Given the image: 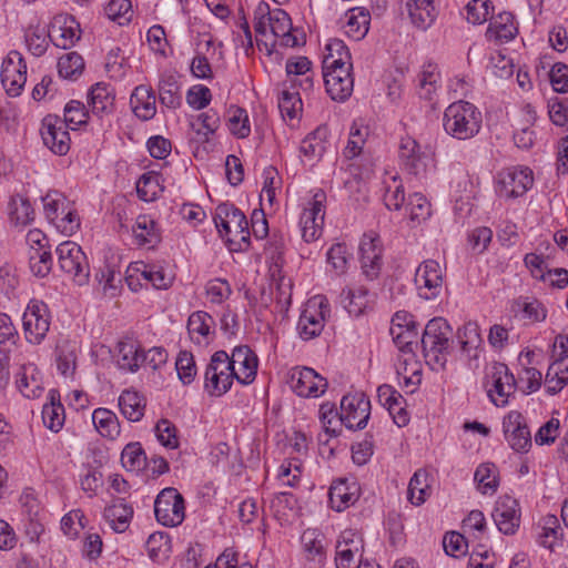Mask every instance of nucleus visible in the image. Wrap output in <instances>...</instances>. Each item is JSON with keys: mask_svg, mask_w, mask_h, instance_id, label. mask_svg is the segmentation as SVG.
<instances>
[{"mask_svg": "<svg viewBox=\"0 0 568 568\" xmlns=\"http://www.w3.org/2000/svg\"><path fill=\"white\" fill-rule=\"evenodd\" d=\"M453 329L446 320L435 317L425 326L422 347L426 363L434 371L444 369L450 352Z\"/></svg>", "mask_w": 568, "mask_h": 568, "instance_id": "1", "label": "nucleus"}, {"mask_svg": "<svg viewBox=\"0 0 568 568\" xmlns=\"http://www.w3.org/2000/svg\"><path fill=\"white\" fill-rule=\"evenodd\" d=\"M214 223L220 235L226 240L234 251H243L250 244L248 222L244 213L233 204L217 205Z\"/></svg>", "mask_w": 568, "mask_h": 568, "instance_id": "2", "label": "nucleus"}, {"mask_svg": "<svg viewBox=\"0 0 568 568\" xmlns=\"http://www.w3.org/2000/svg\"><path fill=\"white\" fill-rule=\"evenodd\" d=\"M481 122L480 111L473 103L460 100L447 106L443 124L453 138L467 140L479 132Z\"/></svg>", "mask_w": 568, "mask_h": 568, "instance_id": "3", "label": "nucleus"}, {"mask_svg": "<svg viewBox=\"0 0 568 568\" xmlns=\"http://www.w3.org/2000/svg\"><path fill=\"white\" fill-rule=\"evenodd\" d=\"M236 379L234 367L230 364V356L225 351L215 352L204 372V390L212 397L226 394Z\"/></svg>", "mask_w": 568, "mask_h": 568, "instance_id": "4", "label": "nucleus"}, {"mask_svg": "<svg viewBox=\"0 0 568 568\" xmlns=\"http://www.w3.org/2000/svg\"><path fill=\"white\" fill-rule=\"evenodd\" d=\"M329 313V303L325 296L317 295L311 298L297 322V332L301 338L310 341L318 336Z\"/></svg>", "mask_w": 568, "mask_h": 568, "instance_id": "5", "label": "nucleus"}, {"mask_svg": "<svg viewBox=\"0 0 568 568\" xmlns=\"http://www.w3.org/2000/svg\"><path fill=\"white\" fill-rule=\"evenodd\" d=\"M154 514L161 525L179 526L185 518L183 496L173 487L162 489L154 501Z\"/></svg>", "mask_w": 568, "mask_h": 568, "instance_id": "6", "label": "nucleus"}, {"mask_svg": "<svg viewBox=\"0 0 568 568\" xmlns=\"http://www.w3.org/2000/svg\"><path fill=\"white\" fill-rule=\"evenodd\" d=\"M58 262L61 270L70 275L75 284L84 285L89 281V264L81 247L72 241H65L58 245Z\"/></svg>", "mask_w": 568, "mask_h": 568, "instance_id": "7", "label": "nucleus"}, {"mask_svg": "<svg viewBox=\"0 0 568 568\" xmlns=\"http://www.w3.org/2000/svg\"><path fill=\"white\" fill-rule=\"evenodd\" d=\"M487 395L497 407L508 404L509 397L515 394L516 378L504 363H494L487 374Z\"/></svg>", "mask_w": 568, "mask_h": 568, "instance_id": "8", "label": "nucleus"}, {"mask_svg": "<svg viewBox=\"0 0 568 568\" xmlns=\"http://www.w3.org/2000/svg\"><path fill=\"white\" fill-rule=\"evenodd\" d=\"M22 322L27 341L40 344L50 328V313L47 304L31 300L23 313Z\"/></svg>", "mask_w": 568, "mask_h": 568, "instance_id": "9", "label": "nucleus"}, {"mask_svg": "<svg viewBox=\"0 0 568 568\" xmlns=\"http://www.w3.org/2000/svg\"><path fill=\"white\" fill-rule=\"evenodd\" d=\"M534 184L529 168L513 166L498 174L497 193L500 197L516 199L523 196Z\"/></svg>", "mask_w": 568, "mask_h": 568, "instance_id": "10", "label": "nucleus"}, {"mask_svg": "<svg viewBox=\"0 0 568 568\" xmlns=\"http://www.w3.org/2000/svg\"><path fill=\"white\" fill-rule=\"evenodd\" d=\"M371 415V402L364 393L347 394L341 400L339 422L349 429H363Z\"/></svg>", "mask_w": 568, "mask_h": 568, "instance_id": "11", "label": "nucleus"}, {"mask_svg": "<svg viewBox=\"0 0 568 568\" xmlns=\"http://www.w3.org/2000/svg\"><path fill=\"white\" fill-rule=\"evenodd\" d=\"M326 194L318 190L313 195L310 206L305 207L301 219V231L305 242L310 243L317 240L322 234L324 224Z\"/></svg>", "mask_w": 568, "mask_h": 568, "instance_id": "12", "label": "nucleus"}, {"mask_svg": "<svg viewBox=\"0 0 568 568\" xmlns=\"http://www.w3.org/2000/svg\"><path fill=\"white\" fill-rule=\"evenodd\" d=\"M26 81L27 64L22 54L14 50L10 51L1 67V83L6 92L11 97H18Z\"/></svg>", "mask_w": 568, "mask_h": 568, "instance_id": "13", "label": "nucleus"}, {"mask_svg": "<svg viewBox=\"0 0 568 568\" xmlns=\"http://www.w3.org/2000/svg\"><path fill=\"white\" fill-rule=\"evenodd\" d=\"M353 65L339 64L326 69L323 65V78L326 92L335 101H345L354 89V78L352 75Z\"/></svg>", "mask_w": 568, "mask_h": 568, "instance_id": "14", "label": "nucleus"}, {"mask_svg": "<svg viewBox=\"0 0 568 568\" xmlns=\"http://www.w3.org/2000/svg\"><path fill=\"white\" fill-rule=\"evenodd\" d=\"M414 282L420 297L436 298L443 290L442 266L435 260L424 261L415 272Z\"/></svg>", "mask_w": 568, "mask_h": 568, "instance_id": "15", "label": "nucleus"}, {"mask_svg": "<svg viewBox=\"0 0 568 568\" xmlns=\"http://www.w3.org/2000/svg\"><path fill=\"white\" fill-rule=\"evenodd\" d=\"M70 126L60 116L48 114L42 120L41 138L54 154L64 155L70 150Z\"/></svg>", "mask_w": 568, "mask_h": 568, "instance_id": "16", "label": "nucleus"}, {"mask_svg": "<svg viewBox=\"0 0 568 568\" xmlns=\"http://www.w3.org/2000/svg\"><path fill=\"white\" fill-rule=\"evenodd\" d=\"M504 435L509 446L517 453H527L531 447V435L526 419L517 410L509 412L503 420Z\"/></svg>", "mask_w": 568, "mask_h": 568, "instance_id": "17", "label": "nucleus"}, {"mask_svg": "<svg viewBox=\"0 0 568 568\" xmlns=\"http://www.w3.org/2000/svg\"><path fill=\"white\" fill-rule=\"evenodd\" d=\"M336 568H359L363 557V540L353 530H345L336 542Z\"/></svg>", "mask_w": 568, "mask_h": 568, "instance_id": "18", "label": "nucleus"}, {"mask_svg": "<svg viewBox=\"0 0 568 568\" xmlns=\"http://www.w3.org/2000/svg\"><path fill=\"white\" fill-rule=\"evenodd\" d=\"M142 277L156 290H166L173 283V275L165 272L162 267L156 265L145 264L142 261L131 263L126 270V284L131 291L136 292L138 288L133 286V277Z\"/></svg>", "mask_w": 568, "mask_h": 568, "instance_id": "19", "label": "nucleus"}, {"mask_svg": "<svg viewBox=\"0 0 568 568\" xmlns=\"http://www.w3.org/2000/svg\"><path fill=\"white\" fill-rule=\"evenodd\" d=\"M291 387L301 397H318L325 393L327 381L311 367H296L291 373Z\"/></svg>", "mask_w": 568, "mask_h": 568, "instance_id": "20", "label": "nucleus"}, {"mask_svg": "<svg viewBox=\"0 0 568 568\" xmlns=\"http://www.w3.org/2000/svg\"><path fill=\"white\" fill-rule=\"evenodd\" d=\"M493 517L499 531L513 535L520 524V510L518 501L510 496L500 497L495 506Z\"/></svg>", "mask_w": 568, "mask_h": 568, "instance_id": "21", "label": "nucleus"}, {"mask_svg": "<svg viewBox=\"0 0 568 568\" xmlns=\"http://www.w3.org/2000/svg\"><path fill=\"white\" fill-rule=\"evenodd\" d=\"M382 245L378 236L364 234L361 244V264L363 274L368 280H375L382 270Z\"/></svg>", "mask_w": 568, "mask_h": 568, "instance_id": "22", "label": "nucleus"}, {"mask_svg": "<svg viewBox=\"0 0 568 568\" xmlns=\"http://www.w3.org/2000/svg\"><path fill=\"white\" fill-rule=\"evenodd\" d=\"M230 364L234 367L240 384L248 385L255 379L258 361L248 346L235 347L230 356Z\"/></svg>", "mask_w": 568, "mask_h": 568, "instance_id": "23", "label": "nucleus"}, {"mask_svg": "<svg viewBox=\"0 0 568 568\" xmlns=\"http://www.w3.org/2000/svg\"><path fill=\"white\" fill-rule=\"evenodd\" d=\"M49 39L61 49H69L80 39L79 23L72 17H58L49 29Z\"/></svg>", "mask_w": 568, "mask_h": 568, "instance_id": "24", "label": "nucleus"}, {"mask_svg": "<svg viewBox=\"0 0 568 568\" xmlns=\"http://www.w3.org/2000/svg\"><path fill=\"white\" fill-rule=\"evenodd\" d=\"M155 102L153 89L144 84L138 85L130 97V105L133 113L143 121L154 118L156 113Z\"/></svg>", "mask_w": 568, "mask_h": 568, "instance_id": "25", "label": "nucleus"}, {"mask_svg": "<svg viewBox=\"0 0 568 568\" xmlns=\"http://www.w3.org/2000/svg\"><path fill=\"white\" fill-rule=\"evenodd\" d=\"M405 6L412 23L423 31L433 26L438 14L434 0H406Z\"/></svg>", "mask_w": 568, "mask_h": 568, "instance_id": "26", "label": "nucleus"}, {"mask_svg": "<svg viewBox=\"0 0 568 568\" xmlns=\"http://www.w3.org/2000/svg\"><path fill=\"white\" fill-rule=\"evenodd\" d=\"M516 33L514 16L510 12H501L490 21L486 30V38L489 41L503 43L514 39Z\"/></svg>", "mask_w": 568, "mask_h": 568, "instance_id": "27", "label": "nucleus"}, {"mask_svg": "<svg viewBox=\"0 0 568 568\" xmlns=\"http://www.w3.org/2000/svg\"><path fill=\"white\" fill-rule=\"evenodd\" d=\"M133 516V508L122 498H116L111 505L105 507L103 517L111 528L116 532H123L128 529Z\"/></svg>", "mask_w": 568, "mask_h": 568, "instance_id": "28", "label": "nucleus"}, {"mask_svg": "<svg viewBox=\"0 0 568 568\" xmlns=\"http://www.w3.org/2000/svg\"><path fill=\"white\" fill-rule=\"evenodd\" d=\"M114 93L109 84L95 83L89 92V106L95 115L109 114L114 109Z\"/></svg>", "mask_w": 568, "mask_h": 568, "instance_id": "29", "label": "nucleus"}, {"mask_svg": "<svg viewBox=\"0 0 568 568\" xmlns=\"http://www.w3.org/2000/svg\"><path fill=\"white\" fill-rule=\"evenodd\" d=\"M159 99L162 105L170 109H176L182 103L181 87L178 75L172 72H165L161 75L159 85Z\"/></svg>", "mask_w": 568, "mask_h": 568, "instance_id": "30", "label": "nucleus"}, {"mask_svg": "<svg viewBox=\"0 0 568 568\" xmlns=\"http://www.w3.org/2000/svg\"><path fill=\"white\" fill-rule=\"evenodd\" d=\"M399 160L404 169L418 175L425 169L418 143L412 138H404L399 144Z\"/></svg>", "mask_w": 568, "mask_h": 568, "instance_id": "31", "label": "nucleus"}, {"mask_svg": "<svg viewBox=\"0 0 568 568\" xmlns=\"http://www.w3.org/2000/svg\"><path fill=\"white\" fill-rule=\"evenodd\" d=\"M146 400L136 390L125 389L119 396V408L130 422H139L144 416Z\"/></svg>", "mask_w": 568, "mask_h": 568, "instance_id": "32", "label": "nucleus"}, {"mask_svg": "<svg viewBox=\"0 0 568 568\" xmlns=\"http://www.w3.org/2000/svg\"><path fill=\"white\" fill-rule=\"evenodd\" d=\"M389 332L400 353L413 354V345L417 343L418 336L417 325L414 321L406 324L394 322Z\"/></svg>", "mask_w": 568, "mask_h": 568, "instance_id": "33", "label": "nucleus"}, {"mask_svg": "<svg viewBox=\"0 0 568 568\" xmlns=\"http://www.w3.org/2000/svg\"><path fill=\"white\" fill-rule=\"evenodd\" d=\"M132 232L135 244L139 246L153 247L160 242L156 223L150 215H139L132 227Z\"/></svg>", "mask_w": 568, "mask_h": 568, "instance_id": "34", "label": "nucleus"}, {"mask_svg": "<svg viewBox=\"0 0 568 568\" xmlns=\"http://www.w3.org/2000/svg\"><path fill=\"white\" fill-rule=\"evenodd\" d=\"M215 322L213 317L203 311L193 312L187 320V332L193 342L202 344L207 342L210 335L213 333Z\"/></svg>", "mask_w": 568, "mask_h": 568, "instance_id": "35", "label": "nucleus"}, {"mask_svg": "<svg viewBox=\"0 0 568 568\" xmlns=\"http://www.w3.org/2000/svg\"><path fill=\"white\" fill-rule=\"evenodd\" d=\"M328 128L321 125L310 133L301 143L300 151L308 161H316L322 158L326 151V139Z\"/></svg>", "mask_w": 568, "mask_h": 568, "instance_id": "36", "label": "nucleus"}, {"mask_svg": "<svg viewBox=\"0 0 568 568\" xmlns=\"http://www.w3.org/2000/svg\"><path fill=\"white\" fill-rule=\"evenodd\" d=\"M116 363L122 371L136 372L143 365L140 345L133 341L119 342Z\"/></svg>", "mask_w": 568, "mask_h": 568, "instance_id": "37", "label": "nucleus"}, {"mask_svg": "<svg viewBox=\"0 0 568 568\" xmlns=\"http://www.w3.org/2000/svg\"><path fill=\"white\" fill-rule=\"evenodd\" d=\"M345 33L354 40L363 39L369 29L371 16L364 8H353L345 13Z\"/></svg>", "mask_w": 568, "mask_h": 568, "instance_id": "38", "label": "nucleus"}, {"mask_svg": "<svg viewBox=\"0 0 568 568\" xmlns=\"http://www.w3.org/2000/svg\"><path fill=\"white\" fill-rule=\"evenodd\" d=\"M92 422L99 434L109 439H115L120 433L118 416L110 409L99 407L92 413Z\"/></svg>", "mask_w": 568, "mask_h": 568, "instance_id": "39", "label": "nucleus"}, {"mask_svg": "<svg viewBox=\"0 0 568 568\" xmlns=\"http://www.w3.org/2000/svg\"><path fill=\"white\" fill-rule=\"evenodd\" d=\"M16 384L21 394L27 398L39 397L42 392L41 383L37 377V367L33 364L21 366Z\"/></svg>", "mask_w": 568, "mask_h": 568, "instance_id": "40", "label": "nucleus"}, {"mask_svg": "<svg viewBox=\"0 0 568 568\" xmlns=\"http://www.w3.org/2000/svg\"><path fill=\"white\" fill-rule=\"evenodd\" d=\"M429 495L428 473L425 469H418L409 480L407 498L413 505L419 506L426 501Z\"/></svg>", "mask_w": 568, "mask_h": 568, "instance_id": "41", "label": "nucleus"}, {"mask_svg": "<svg viewBox=\"0 0 568 568\" xmlns=\"http://www.w3.org/2000/svg\"><path fill=\"white\" fill-rule=\"evenodd\" d=\"M440 73L434 63H427L418 74V94L422 99L432 101L436 93Z\"/></svg>", "mask_w": 568, "mask_h": 568, "instance_id": "42", "label": "nucleus"}, {"mask_svg": "<svg viewBox=\"0 0 568 568\" xmlns=\"http://www.w3.org/2000/svg\"><path fill=\"white\" fill-rule=\"evenodd\" d=\"M265 255L270 262L272 275L280 274L284 264L285 239L282 234L273 233L265 245Z\"/></svg>", "mask_w": 568, "mask_h": 568, "instance_id": "43", "label": "nucleus"}, {"mask_svg": "<svg viewBox=\"0 0 568 568\" xmlns=\"http://www.w3.org/2000/svg\"><path fill=\"white\" fill-rule=\"evenodd\" d=\"M95 280L104 296L113 298L119 295L122 280L121 274L113 266L105 264L100 267L95 274Z\"/></svg>", "mask_w": 568, "mask_h": 568, "instance_id": "44", "label": "nucleus"}, {"mask_svg": "<svg viewBox=\"0 0 568 568\" xmlns=\"http://www.w3.org/2000/svg\"><path fill=\"white\" fill-rule=\"evenodd\" d=\"M190 126L199 136H202V142H207L210 135L214 134L220 126L219 113L209 109L199 114L195 121H190Z\"/></svg>", "mask_w": 568, "mask_h": 568, "instance_id": "45", "label": "nucleus"}, {"mask_svg": "<svg viewBox=\"0 0 568 568\" xmlns=\"http://www.w3.org/2000/svg\"><path fill=\"white\" fill-rule=\"evenodd\" d=\"M328 497L332 508L337 511L346 509L349 505L354 504L356 499L355 494L349 490L344 479H339L331 486Z\"/></svg>", "mask_w": 568, "mask_h": 568, "instance_id": "46", "label": "nucleus"}, {"mask_svg": "<svg viewBox=\"0 0 568 568\" xmlns=\"http://www.w3.org/2000/svg\"><path fill=\"white\" fill-rule=\"evenodd\" d=\"M475 480L477 481L478 489L483 494H493L498 486L497 468L494 464H481L475 471Z\"/></svg>", "mask_w": 568, "mask_h": 568, "instance_id": "47", "label": "nucleus"}, {"mask_svg": "<svg viewBox=\"0 0 568 568\" xmlns=\"http://www.w3.org/2000/svg\"><path fill=\"white\" fill-rule=\"evenodd\" d=\"M160 192L161 186L159 175L154 172H146L142 174L136 182L138 196L144 202H152L156 200Z\"/></svg>", "mask_w": 568, "mask_h": 568, "instance_id": "48", "label": "nucleus"}, {"mask_svg": "<svg viewBox=\"0 0 568 568\" xmlns=\"http://www.w3.org/2000/svg\"><path fill=\"white\" fill-rule=\"evenodd\" d=\"M43 209L47 219L54 223L69 206L67 197L58 191H49L43 197Z\"/></svg>", "mask_w": 568, "mask_h": 568, "instance_id": "49", "label": "nucleus"}, {"mask_svg": "<svg viewBox=\"0 0 568 568\" xmlns=\"http://www.w3.org/2000/svg\"><path fill=\"white\" fill-rule=\"evenodd\" d=\"M344 295L345 298L343 300V302L345 303V308L347 310V312L355 316L361 315L368 303V290L363 286L357 288L343 290L342 296Z\"/></svg>", "mask_w": 568, "mask_h": 568, "instance_id": "50", "label": "nucleus"}, {"mask_svg": "<svg viewBox=\"0 0 568 568\" xmlns=\"http://www.w3.org/2000/svg\"><path fill=\"white\" fill-rule=\"evenodd\" d=\"M326 50L328 53L325 55L323 61V65H325L326 69L332 68V65H339L342 63L346 65H353L351 62V53L342 40L335 39L331 41L326 45Z\"/></svg>", "mask_w": 568, "mask_h": 568, "instance_id": "51", "label": "nucleus"}, {"mask_svg": "<svg viewBox=\"0 0 568 568\" xmlns=\"http://www.w3.org/2000/svg\"><path fill=\"white\" fill-rule=\"evenodd\" d=\"M146 456L140 443L128 444L121 454V463L128 470L135 471L144 467Z\"/></svg>", "mask_w": 568, "mask_h": 568, "instance_id": "52", "label": "nucleus"}, {"mask_svg": "<svg viewBox=\"0 0 568 568\" xmlns=\"http://www.w3.org/2000/svg\"><path fill=\"white\" fill-rule=\"evenodd\" d=\"M42 419L45 427L52 432H59L64 423V408L61 403L54 402V394H51V403L42 408Z\"/></svg>", "mask_w": 568, "mask_h": 568, "instance_id": "53", "label": "nucleus"}, {"mask_svg": "<svg viewBox=\"0 0 568 568\" xmlns=\"http://www.w3.org/2000/svg\"><path fill=\"white\" fill-rule=\"evenodd\" d=\"M84 62L80 54L70 52L62 55L58 61V72L63 79H74L83 71Z\"/></svg>", "mask_w": 568, "mask_h": 568, "instance_id": "54", "label": "nucleus"}, {"mask_svg": "<svg viewBox=\"0 0 568 568\" xmlns=\"http://www.w3.org/2000/svg\"><path fill=\"white\" fill-rule=\"evenodd\" d=\"M24 38L27 45L33 55L41 57L44 54L48 48L47 39L49 38V30L47 31L44 28L39 26L30 27L26 31Z\"/></svg>", "mask_w": 568, "mask_h": 568, "instance_id": "55", "label": "nucleus"}, {"mask_svg": "<svg viewBox=\"0 0 568 568\" xmlns=\"http://www.w3.org/2000/svg\"><path fill=\"white\" fill-rule=\"evenodd\" d=\"M302 99L298 92L284 89L278 98V109L283 118L295 119L302 111Z\"/></svg>", "mask_w": 568, "mask_h": 568, "instance_id": "56", "label": "nucleus"}, {"mask_svg": "<svg viewBox=\"0 0 568 568\" xmlns=\"http://www.w3.org/2000/svg\"><path fill=\"white\" fill-rule=\"evenodd\" d=\"M30 268L36 276H47L52 267V255L49 250L33 248L29 257Z\"/></svg>", "mask_w": 568, "mask_h": 568, "instance_id": "57", "label": "nucleus"}, {"mask_svg": "<svg viewBox=\"0 0 568 568\" xmlns=\"http://www.w3.org/2000/svg\"><path fill=\"white\" fill-rule=\"evenodd\" d=\"M175 369L180 381L184 385L191 384L196 376V365L192 353L181 351L175 362Z\"/></svg>", "mask_w": 568, "mask_h": 568, "instance_id": "58", "label": "nucleus"}, {"mask_svg": "<svg viewBox=\"0 0 568 568\" xmlns=\"http://www.w3.org/2000/svg\"><path fill=\"white\" fill-rule=\"evenodd\" d=\"M302 542L306 559L312 561L315 566L323 565L326 555L322 540L313 537V534L304 532Z\"/></svg>", "mask_w": 568, "mask_h": 568, "instance_id": "59", "label": "nucleus"}, {"mask_svg": "<svg viewBox=\"0 0 568 568\" xmlns=\"http://www.w3.org/2000/svg\"><path fill=\"white\" fill-rule=\"evenodd\" d=\"M11 220L17 225L24 226L33 221L34 210L26 197H13L11 201Z\"/></svg>", "mask_w": 568, "mask_h": 568, "instance_id": "60", "label": "nucleus"}, {"mask_svg": "<svg viewBox=\"0 0 568 568\" xmlns=\"http://www.w3.org/2000/svg\"><path fill=\"white\" fill-rule=\"evenodd\" d=\"M491 9L489 0H471L466 6V19L473 24H481L487 21Z\"/></svg>", "mask_w": 568, "mask_h": 568, "instance_id": "61", "label": "nucleus"}, {"mask_svg": "<svg viewBox=\"0 0 568 568\" xmlns=\"http://www.w3.org/2000/svg\"><path fill=\"white\" fill-rule=\"evenodd\" d=\"M88 112L85 111V106L82 102L71 100L64 106V118L65 124L70 126V129L75 130L78 126L87 123Z\"/></svg>", "mask_w": 568, "mask_h": 568, "instance_id": "62", "label": "nucleus"}, {"mask_svg": "<svg viewBox=\"0 0 568 568\" xmlns=\"http://www.w3.org/2000/svg\"><path fill=\"white\" fill-rule=\"evenodd\" d=\"M407 210L412 221L419 222L430 215V204L422 193L409 195Z\"/></svg>", "mask_w": 568, "mask_h": 568, "instance_id": "63", "label": "nucleus"}, {"mask_svg": "<svg viewBox=\"0 0 568 568\" xmlns=\"http://www.w3.org/2000/svg\"><path fill=\"white\" fill-rule=\"evenodd\" d=\"M267 22L271 32L275 38L292 31V21L290 16L281 9H276L267 14Z\"/></svg>", "mask_w": 568, "mask_h": 568, "instance_id": "64", "label": "nucleus"}]
</instances>
